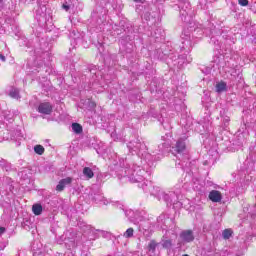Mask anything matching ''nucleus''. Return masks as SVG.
<instances>
[{"instance_id": "36", "label": "nucleus", "mask_w": 256, "mask_h": 256, "mask_svg": "<svg viewBox=\"0 0 256 256\" xmlns=\"http://www.w3.org/2000/svg\"><path fill=\"white\" fill-rule=\"evenodd\" d=\"M6 229L5 227H0V235H3L5 233Z\"/></svg>"}, {"instance_id": "14", "label": "nucleus", "mask_w": 256, "mask_h": 256, "mask_svg": "<svg viewBox=\"0 0 256 256\" xmlns=\"http://www.w3.org/2000/svg\"><path fill=\"white\" fill-rule=\"evenodd\" d=\"M92 19L96 23V25L101 26L103 25V23H105L107 16L103 12H93Z\"/></svg>"}, {"instance_id": "43", "label": "nucleus", "mask_w": 256, "mask_h": 256, "mask_svg": "<svg viewBox=\"0 0 256 256\" xmlns=\"http://www.w3.org/2000/svg\"><path fill=\"white\" fill-rule=\"evenodd\" d=\"M159 121H160L161 125H163V121H161V120H159Z\"/></svg>"}, {"instance_id": "26", "label": "nucleus", "mask_w": 256, "mask_h": 256, "mask_svg": "<svg viewBox=\"0 0 256 256\" xmlns=\"http://www.w3.org/2000/svg\"><path fill=\"white\" fill-rule=\"evenodd\" d=\"M133 233H135V230H133V228H128L124 232L123 237H125V239H131V237H133Z\"/></svg>"}, {"instance_id": "21", "label": "nucleus", "mask_w": 256, "mask_h": 256, "mask_svg": "<svg viewBox=\"0 0 256 256\" xmlns=\"http://www.w3.org/2000/svg\"><path fill=\"white\" fill-rule=\"evenodd\" d=\"M215 87H216V93H223V92L227 91V83H225L223 81L218 82Z\"/></svg>"}, {"instance_id": "28", "label": "nucleus", "mask_w": 256, "mask_h": 256, "mask_svg": "<svg viewBox=\"0 0 256 256\" xmlns=\"http://www.w3.org/2000/svg\"><path fill=\"white\" fill-rule=\"evenodd\" d=\"M34 151L37 155H43L45 153V148L41 145L34 146Z\"/></svg>"}, {"instance_id": "44", "label": "nucleus", "mask_w": 256, "mask_h": 256, "mask_svg": "<svg viewBox=\"0 0 256 256\" xmlns=\"http://www.w3.org/2000/svg\"><path fill=\"white\" fill-rule=\"evenodd\" d=\"M21 145V142H18V146Z\"/></svg>"}, {"instance_id": "30", "label": "nucleus", "mask_w": 256, "mask_h": 256, "mask_svg": "<svg viewBox=\"0 0 256 256\" xmlns=\"http://www.w3.org/2000/svg\"><path fill=\"white\" fill-rule=\"evenodd\" d=\"M229 121H231L229 116H224L223 117V120H222V127H223V129H227V127H229Z\"/></svg>"}, {"instance_id": "31", "label": "nucleus", "mask_w": 256, "mask_h": 256, "mask_svg": "<svg viewBox=\"0 0 256 256\" xmlns=\"http://www.w3.org/2000/svg\"><path fill=\"white\" fill-rule=\"evenodd\" d=\"M45 11H47V8L45 6H42L40 9L36 10L37 15H45Z\"/></svg>"}, {"instance_id": "33", "label": "nucleus", "mask_w": 256, "mask_h": 256, "mask_svg": "<svg viewBox=\"0 0 256 256\" xmlns=\"http://www.w3.org/2000/svg\"><path fill=\"white\" fill-rule=\"evenodd\" d=\"M114 207H117V209H121L122 211H125L123 204H121L119 202H115Z\"/></svg>"}, {"instance_id": "3", "label": "nucleus", "mask_w": 256, "mask_h": 256, "mask_svg": "<svg viewBox=\"0 0 256 256\" xmlns=\"http://www.w3.org/2000/svg\"><path fill=\"white\" fill-rule=\"evenodd\" d=\"M155 57L160 59V61H166L170 63L172 61L174 65L183 67L185 65V60L181 61V56L179 53L175 52V49L169 44H162L158 49H156Z\"/></svg>"}, {"instance_id": "25", "label": "nucleus", "mask_w": 256, "mask_h": 256, "mask_svg": "<svg viewBox=\"0 0 256 256\" xmlns=\"http://www.w3.org/2000/svg\"><path fill=\"white\" fill-rule=\"evenodd\" d=\"M72 129L74 131V133H82L83 132V126H81V124L79 123H73L72 124Z\"/></svg>"}, {"instance_id": "15", "label": "nucleus", "mask_w": 256, "mask_h": 256, "mask_svg": "<svg viewBox=\"0 0 256 256\" xmlns=\"http://www.w3.org/2000/svg\"><path fill=\"white\" fill-rule=\"evenodd\" d=\"M80 103L81 109H87V111H93L97 107V104L91 99L81 100Z\"/></svg>"}, {"instance_id": "20", "label": "nucleus", "mask_w": 256, "mask_h": 256, "mask_svg": "<svg viewBox=\"0 0 256 256\" xmlns=\"http://www.w3.org/2000/svg\"><path fill=\"white\" fill-rule=\"evenodd\" d=\"M83 175L86 177V179H93V177H95V173H93V169L90 167L83 168Z\"/></svg>"}, {"instance_id": "41", "label": "nucleus", "mask_w": 256, "mask_h": 256, "mask_svg": "<svg viewBox=\"0 0 256 256\" xmlns=\"http://www.w3.org/2000/svg\"><path fill=\"white\" fill-rule=\"evenodd\" d=\"M179 247H181V242H178Z\"/></svg>"}, {"instance_id": "16", "label": "nucleus", "mask_w": 256, "mask_h": 256, "mask_svg": "<svg viewBox=\"0 0 256 256\" xmlns=\"http://www.w3.org/2000/svg\"><path fill=\"white\" fill-rule=\"evenodd\" d=\"M71 183H73V178L71 177L61 179L58 185L56 186V191H59V192L64 191L67 185H70Z\"/></svg>"}, {"instance_id": "9", "label": "nucleus", "mask_w": 256, "mask_h": 256, "mask_svg": "<svg viewBox=\"0 0 256 256\" xmlns=\"http://www.w3.org/2000/svg\"><path fill=\"white\" fill-rule=\"evenodd\" d=\"M171 235L177 237V231L169 229L166 230V233L162 236L160 245H162L163 249L171 250L173 248V239H171Z\"/></svg>"}, {"instance_id": "10", "label": "nucleus", "mask_w": 256, "mask_h": 256, "mask_svg": "<svg viewBox=\"0 0 256 256\" xmlns=\"http://www.w3.org/2000/svg\"><path fill=\"white\" fill-rule=\"evenodd\" d=\"M125 216L129 219L130 223H134V225H139V223L143 221V216H141L139 211L125 210Z\"/></svg>"}, {"instance_id": "19", "label": "nucleus", "mask_w": 256, "mask_h": 256, "mask_svg": "<svg viewBox=\"0 0 256 256\" xmlns=\"http://www.w3.org/2000/svg\"><path fill=\"white\" fill-rule=\"evenodd\" d=\"M105 63H108L109 67H113L117 63V54H112L104 59Z\"/></svg>"}, {"instance_id": "32", "label": "nucleus", "mask_w": 256, "mask_h": 256, "mask_svg": "<svg viewBox=\"0 0 256 256\" xmlns=\"http://www.w3.org/2000/svg\"><path fill=\"white\" fill-rule=\"evenodd\" d=\"M238 3L241 7H247V5H249V0H238Z\"/></svg>"}, {"instance_id": "40", "label": "nucleus", "mask_w": 256, "mask_h": 256, "mask_svg": "<svg viewBox=\"0 0 256 256\" xmlns=\"http://www.w3.org/2000/svg\"><path fill=\"white\" fill-rule=\"evenodd\" d=\"M135 3H142L143 0H134Z\"/></svg>"}, {"instance_id": "18", "label": "nucleus", "mask_w": 256, "mask_h": 256, "mask_svg": "<svg viewBox=\"0 0 256 256\" xmlns=\"http://www.w3.org/2000/svg\"><path fill=\"white\" fill-rule=\"evenodd\" d=\"M209 199L213 203H219V202H221V199H223V197L221 196V192H219L217 190H212L209 193Z\"/></svg>"}, {"instance_id": "29", "label": "nucleus", "mask_w": 256, "mask_h": 256, "mask_svg": "<svg viewBox=\"0 0 256 256\" xmlns=\"http://www.w3.org/2000/svg\"><path fill=\"white\" fill-rule=\"evenodd\" d=\"M157 223L160 225V227H163V225H165L167 223V219H165V215H160L157 218Z\"/></svg>"}, {"instance_id": "1", "label": "nucleus", "mask_w": 256, "mask_h": 256, "mask_svg": "<svg viewBox=\"0 0 256 256\" xmlns=\"http://www.w3.org/2000/svg\"><path fill=\"white\" fill-rule=\"evenodd\" d=\"M119 179H122L124 183L129 181L130 183H138V187L143 189L145 193H150L153 197H156L158 201H164L166 205H178L181 207V202H177V194L175 192H165L158 186H153V184L145 180L147 177V171L142 169L141 166L133 165L132 168L123 167L118 174Z\"/></svg>"}, {"instance_id": "4", "label": "nucleus", "mask_w": 256, "mask_h": 256, "mask_svg": "<svg viewBox=\"0 0 256 256\" xmlns=\"http://www.w3.org/2000/svg\"><path fill=\"white\" fill-rule=\"evenodd\" d=\"M172 155L178 159L176 165H179L183 171L187 169V165H189V151L187 150V144L185 143V139L180 138L176 141L175 145L171 148Z\"/></svg>"}, {"instance_id": "27", "label": "nucleus", "mask_w": 256, "mask_h": 256, "mask_svg": "<svg viewBox=\"0 0 256 256\" xmlns=\"http://www.w3.org/2000/svg\"><path fill=\"white\" fill-rule=\"evenodd\" d=\"M231 235H233V230H231V229H225L222 232L223 239H231Z\"/></svg>"}, {"instance_id": "37", "label": "nucleus", "mask_w": 256, "mask_h": 256, "mask_svg": "<svg viewBox=\"0 0 256 256\" xmlns=\"http://www.w3.org/2000/svg\"><path fill=\"white\" fill-rule=\"evenodd\" d=\"M0 59H1V61L5 62L6 61L5 55L0 54Z\"/></svg>"}, {"instance_id": "22", "label": "nucleus", "mask_w": 256, "mask_h": 256, "mask_svg": "<svg viewBox=\"0 0 256 256\" xmlns=\"http://www.w3.org/2000/svg\"><path fill=\"white\" fill-rule=\"evenodd\" d=\"M32 211L34 215H41V213H43V206H41V204H34L32 206Z\"/></svg>"}, {"instance_id": "5", "label": "nucleus", "mask_w": 256, "mask_h": 256, "mask_svg": "<svg viewBox=\"0 0 256 256\" xmlns=\"http://www.w3.org/2000/svg\"><path fill=\"white\" fill-rule=\"evenodd\" d=\"M181 38V45L174 48V53H179L178 51H180L182 53V55H179L180 61L185 60V63H191L192 59L187 57V54L191 53V49H193V38H191V34H187V31H184Z\"/></svg>"}, {"instance_id": "7", "label": "nucleus", "mask_w": 256, "mask_h": 256, "mask_svg": "<svg viewBox=\"0 0 256 256\" xmlns=\"http://www.w3.org/2000/svg\"><path fill=\"white\" fill-rule=\"evenodd\" d=\"M90 201L100 205H109V200L103 195V191L98 186H93L88 195Z\"/></svg>"}, {"instance_id": "39", "label": "nucleus", "mask_w": 256, "mask_h": 256, "mask_svg": "<svg viewBox=\"0 0 256 256\" xmlns=\"http://www.w3.org/2000/svg\"><path fill=\"white\" fill-rule=\"evenodd\" d=\"M63 9H65L66 11H69V6L63 4Z\"/></svg>"}, {"instance_id": "13", "label": "nucleus", "mask_w": 256, "mask_h": 256, "mask_svg": "<svg viewBox=\"0 0 256 256\" xmlns=\"http://www.w3.org/2000/svg\"><path fill=\"white\" fill-rule=\"evenodd\" d=\"M151 38L155 43H159V41H165V31L161 28H157L154 32L151 33Z\"/></svg>"}, {"instance_id": "11", "label": "nucleus", "mask_w": 256, "mask_h": 256, "mask_svg": "<svg viewBox=\"0 0 256 256\" xmlns=\"http://www.w3.org/2000/svg\"><path fill=\"white\" fill-rule=\"evenodd\" d=\"M37 111L42 115H51V113H53V105L49 102L40 103Z\"/></svg>"}, {"instance_id": "42", "label": "nucleus", "mask_w": 256, "mask_h": 256, "mask_svg": "<svg viewBox=\"0 0 256 256\" xmlns=\"http://www.w3.org/2000/svg\"><path fill=\"white\" fill-rule=\"evenodd\" d=\"M182 256H189V254H183Z\"/></svg>"}, {"instance_id": "8", "label": "nucleus", "mask_w": 256, "mask_h": 256, "mask_svg": "<svg viewBox=\"0 0 256 256\" xmlns=\"http://www.w3.org/2000/svg\"><path fill=\"white\" fill-rule=\"evenodd\" d=\"M65 237V245L67 249H75L77 245H79V241H81V236L72 229L66 231Z\"/></svg>"}, {"instance_id": "38", "label": "nucleus", "mask_w": 256, "mask_h": 256, "mask_svg": "<svg viewBox=\"0 0 256 256\" xmlns=\"http://www.w3.org/2000/svg\"><path fill=\"white\" fill-rule=\"evenodd\" d=\"M211 164V161H208V160H205L204 162H203V165H210Z\"/></svg>"}, {"instance_id": "17", "label": "nucleus", "mask_w": 256, "mask_h": 256, "mask_svg": "<svg viewBox=\"0 0 256 256\" xmlns=\"http://www.w3.org/2000/svg\"><path fill=\"white\" fill-rule=\"evenodd\" d=\"M157 247H159V243L155 240H151L148 243L147 250L150 256H155L157 253Z\"/></svg>"}, {"instance_id": "12", "label": "nucleus", "mask_w": 256, "mask_h": 256, "mask_svg": "<svg viewBox=\"0 0 256 256\" xmlns=\"http://www.w3.org/2000/svg\"><path fill=\"white\" fill-rule=\"evenodd\" d=\"M180 239L182 243H192V241H195V234L192 230H184L180 233Z\"/></svg>"}, {"instance_id": "6", "label": "nucleus", "mask_w": 256, "mask_h": 256, "mask_svg": "<svg viewBox=\"0 0 256 256\" xmlns=\"http://www.w3.org/2000/svg\"><path fill=\"white\" fill-rule=\"evenodd\" d=\"M127 147L130 151L137 153L138 157H142V159L147 160L151 157V154L147 152V145H145L139 138L130 141Z\"/></svg>"}, {"instance_id": "34", "label": "nucleus", "mask_w": 256, "mask_h": 256, "mask_svg": "<svg viewBox=\"0 0 256 256\" xmlns=\"http://www.w3.org/2000/svg\"><path fill=\"white\" fill-rule=\"evenodd\" d=\"M71 37H73L74 41L77 42V43H79L81 41L80 37H75V31L72 32Z\"/></svg>"}, {"instance_id": "35", "label": "nucleus", "mask_w": 256, "mask_h": 256, "mask_svg": "<svg viewBox=\"0 0 256 256\" xmlns=\"http://www.w3.org/2000/svg\"><path fill=\"white\" fill-rule=\"evenodd\" d=\"M139 231H147V228L143 226V224H140L138 227Z\"/></svg>"}, {"instance_id": "2", "label": "nucleus", "mask_w": 256, "mask_h": 256, "mask_svg": "<svg viewBox=\"0 0 256 256\" xmlns=\"http://www.w3.org/2000/svg\"><path fill=\"white\" fill-rule=\"evenodd\" d=\"M178 7L180 9V18L183 23H189L186 34L191 36V39H202L205 35L203 26L191 23L193 19V10H191V3L189 0H179Z\"/></svg>"}, {"instance_id": "24", "label": "nucleus", "mask_w": 256, "mask_h": 256, "mask_svg": "<svg viewBox=\"0 0 256 256\" xmlns=\"http://www.w3.org/2000/svg\"><path fill=\"white\" fill-rule=\"evenodd\" d=\"M0 167H2L4 171H11V164L7 163V161L2 158H0Z\"/></svg>"}, {"instance_id": "23", "label": "nucleus", "mask_w": 256, "mask_h": 256, "mask_svg": "<svg viewBox=\"0 0 256 256\" xmlns=\"http://www.w3.org/2000/svg\"><path fill=\"white\" fill-rule=\"evenodd\" d=\"M9 95L12 97V99H21V96H19V89L17 88H12Z\"/></svg>"}]
</instances>
